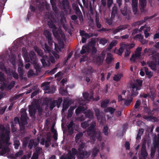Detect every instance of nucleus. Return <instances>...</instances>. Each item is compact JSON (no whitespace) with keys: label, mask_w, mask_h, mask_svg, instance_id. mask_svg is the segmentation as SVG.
Masks as SVG:
<instances>
[{"label":"nucleus","mask_w":159,"mask_h":159,"mask_svg":"<svg viewBox=\"0 0 159 159\" xmlns=\"http://www.w3.org/2000/svg\"><path fill=\"white\" fill-rule=\"evenodd\" d=\"M152 61H150L148 62L147 63L148 64V66L153 70H154L156 69V66L157 65H159V63L158 62L157 60L158 61L159 59H157V57H152Z\"/></svg>","instance_id":"nucleus-14"},{"label":"nucleus","mask_w":159,"mask_h":159,"mask_svg":"<svg viewBox=\"0 0 159 159\" xmlns=\"http://www.w3.org/2000/svg\"><path fill=\"white\" fill-rule=\"evenodd\" d=\"M72 125H73V122H71L69 124V125H68V127L69 129L70 130V133H72L73 131V129L72 128Z\"/></svg>","instance_id":"nucleus-55"},{"label":"nucleus","mask_w":159,"mask_h":159,"mask_svg":"<svg viewBox=\"0 0 159 159\" xmlns=\"http://www.w3.org/2000/svg\"><path fill=\"white\" fill-rule=\"evenodd\" d=\"M117 41L116 40L113 41L109 44L107 48V49L108 50L111 49L113 46H115L117 44Z\"/></svg>","instance_id":"nucleus-33"},{"label":"nucleus","mask_w":159,"mask_h":159,"mask_svg":"<svg viewBox=\"0 0 159 159\" xmlns=\"http://www.w3.org/2000/svg\"><path fill=\"white\" fill-rule=\"evenodd\" d=\"M48 25L51 28H53L52 30L54 35L57 39L58 44L55 43V49L57 52H62L64 51V45L63 42L65 41V36L64 33L60 29H58L55 26L52 25L50 22Z\"/></svg>","instance_id":"nucleus-2"},{"label":"nucleus","mask_w":159,"mask_h":159,"mask_svg":"<svg viewBox=\"0 0 159 159\" xmlns=\"http://www.w3.org/2000/svg\"><path fill=\"white\" fill-rule=\"evenodd\" d=\"M52 131L54 134L53 138L55 140H57V133L56 130L53 129H52Z\"/></svg>","instance_id":"nucleus-47"},{"label":"nucleus","mask_w":159,"mask_h":159,"mask_svg":"<svg viewBox=\"0 0 159 159\" xmlns=\"http://www.w3.org/2000/svg\"><path fill=\"white\" fill-rule=\"evenodd\" d=\"M84 146V143L80 142L78 148L79 153L77 154V156L79 159L87 157L90 155L89 152L84 151L83 149Z\"/></svg>","instance_id":"nucleus-7"},{"label":"nucleus","mask_w":159,"mask_h":159,"mask_svg":"<svg viewBox=\"0 0 159 159\" xmlns=\"http://www.w3.org/2000/svg\"><path fill=\"white\" fill-rule=\"evenodd\" d=\"M0 67L2 70H5V71L6 72L8 78H10L11 77V75H12L13 77L17 79L18 78V76L16 73L14 71H12L11 70H10V69H9L8 70H6L3 64H2V65L0 64Z\"/></svg>","instance_id":"nucleus-13"},{"label":"nucleus","mask_w":159,"mask_h":159,"mask_svg":"<svg viewBox=\"0 0 159 159\" xmlns=\"http://www.w3.org/2000/svg\"><path fill=\"white\" fill-rule=\"evenodd\" d=\"M50 139L48 138L47 140L45 142L44 140L42 139L41 142V143L42 145H45V147H47L50 145Z\"/></svg>","instance_id":"nucleus-27"},{"label":"nucleus","mask_w":159,"mask_h":159,"mask_svg":"<svg viewBox=\"0 0 159 159\" xmlns=\"http://www.w3.org/2000/svg\"><path fill=\"white\" fill-rule=\"evenodd\" d=\"M88 124L87 122H84L81 123V126L83 128H86V127L88 126Z\"/></svg>","instance_id":"nucleus-61"},{"label":"nucleus","mask_w":159,"mask_h":159,"mask_svg":"<svg viewBox=\"0 0 159 159\" xmlns=\"http://www.w3.org/2000/svg\"><path fill=\"white\" fill-rule=\"evenodd\" d=\"M45 5V6L46 8L47 9H48V5H47L46 2H45V3L43 2L41 3H40V5L38 6V8L40 10H42L44 8Z\"/></svg>","instance_id":"nucleus-30"},{"label":"nucleus","mask_w":159,"mask_h":159,"mask_svg":"<svg viewBox=\"0 0 159 159\" xmlns=\"http://www.w3.org/2000/svg\"><path fill=\"white\" fill-rule=\"evenodd\" d=\"M50 83L49 82L44 83L42 84L44 90H47L48 89Z\"/></svg>","instance_id":"nucleus-32"},{"label":"nucleus","mask_w":159,"mask_h":159,"mask_svg":"<svg viewBox=\"0 0 159 159\" xmlns=\"http://www.w3.org/2000/svg\"><path fill=\"white\" fill-rule=\"evenodd\" d=\"M113 60V57L112 55L110 53H108L107 54V57L106 60L107 63H109Z\"/></svg>","instance_id":"nucleus-28"},{"label":"nucleus","mask_w":159,"mask_h":159,"mask_svg":"<svg viewBox=\"0 0 159 159\" xmlns=\"http://www.w3.org/2000/svg\"><path fill=\"white\" fill-rule=\"evenodd\" d=\"M95 125V123L93 122L88 130L87 133L88 135L91 137V139L94 140L96 138H97L99 140H101V135L100 133L97 132L94 129V127Z\"/></svg>","instance_id":"nucleus-5"},{"label":"nucleus","mask_w":159,"mask_h":159,"mask_svg":"<svg viewBox=\"0 0 159 159\" xmlns=\"http://www.w3.org/2000/svg\"><path fill=\"white\" fill-rule=\"evenodd\" d=\"M109 100L108 99L102 102L101 103V107H102L105 108L106 107L109 103Z\"/></svg>","instance_id":"nucleus-43"},{"label":"nucleus","mask_w":159,"mask_h":159,"mask_svg":"<svg viewBox=\"0 0 159 159\" xmlns=\"http://www.w3.org/2000/svg\"><path fill=\"white\" fill-rule=\"evenodd\" d=\"M36 108L38 110L39 114L41 115L42 113V108H40V105L36 102H32L31 105L29 106V111L30 114L31 116H33L35 113Z\"/></svg>","instance_id":"nucleus-8"},{"label":"nucleus","mask_w":159,"mask_h":159,"mask_svg":"<svg viewBox=\"0 0 159 159\" xmlns=\"http://www.w3.org/2000/svg\"><path fill=\"white\" fill-rule=\"evenodd\" d=\"M23 53V57L25 60L27 62H30L34 64V68L36 69L39 68V66L37 64V60L36 59V56L34 52H31L29 54H27V51L25 49L22 50Z\"/></svg>","instance_id":"nucleus-4"},{"label":"nucleus","mask_w":159,"mask_h":159,"mask_svg":"<svg viewBox=\"0 0 159 159\" xmlns=\"http://www.w3.org/2000/svg\"><path fill=\"white\" fill-rule=\"evenodd\" d=\"M135 38L136 39H138L140 41H141L143 38V36L141 34H138L136 36Z\"/></svg>","instance_id":"nucleus-58"},{"label":"nucleus","mask_w":159,"mask_h":159,"mask_svg":"<svg viewBox=\"0 0 159 159\" xmlns=\"http://www.w3.org/2000/svg\"><path fill=\"white\" fill-rule=\"evenodd\" d=\"M146 75L149 77H151L153 75L152 73L151 72H149L148 69L146 67H144Z\"/></svg>","instance_id":"nucleus-40"},{"label":"nucleus","mask_w":159,"mask_h":159,"mask_svg":"<svg viewBox=\"0 0 159 159\" xmlns=\"http://www.w3.org/2000/svg\"><path fill=\"white\" fill-rule=\"evenodd\" d=\"M83 134L81 133H79L77 134L75 137V141L76 143L79 142L80 138L82 136Z\"/></svg>","instance_id":"nucleus-45"},{"label":"nucleus","mask_w":159,"mask_h":159,"mask_svg":"<svg viewBox=\"0 0 159 159\" xmlns=\"http://www.w3.org/2000/svg\"><path fill=\"white\" fill-rule=\"evenodd\" d=\"M20 143L19 141L17 140H14V145L16 149H17L18 148Z\"/></svg>","instance_id":"nucleus-51"},{"label":"nucleus","mask_w":159,"mask_h":159,"mask_svg":"<svg viewBox=\"0 0 159 159\" xmlns=\"http://www.w3.org/2000/svg\"><path fill=\"white\" fill-rule=\"evenodd\" d=\"M137 84H136L137 86L139 87L140 88V87L142 85V81L141 80H137Z\"/></svg>","instance_id":"nucleus-57"},{"label":"nucleus","mask_w":159,"mask_h":159,"mask_svg":"<svg viewBox=\"0 0 159 159\" xmlns=\"http://www.w3.org/2000/svg\"><path fill=\"white\" fill-rule=\"evenodd\" d=\"M131 51L129 50H128V49H126V50L125 52V57H128Z\"/></svg>","instance_id":"nucleus-52"},{"label":"nucleus","mask_w":159,"mask_h":159,"mask_svg":"<svg viewBox=\"0 0 159 159\" xmlns=\"http://www.w3.org/2000/svg\"><path fill=\"white\" fill-rule=\"evenodd\" d=\"M44 34L45 35L47 38H48V45H50L51 44H53V43L52 42L50 38V34L49 32L47 30L44 31Z\"/></svg>","instance_id":"nucleus-25"},{"label":"nucleus","mask_w":159,"mask_h":159,"mask_svg":"<svg viewBox=\"0 0 159 159\" xmlns=\"http://www.w3.org/2000/svg\"><path fill=\"white\" fill-rule=\"evenodd\" d=\"M84 109V107H82L81 106L79 107L76 110V113L78 114L82 111L85 114V116L87 117L92 118L93 117V114L90 110Z\"/></svg>","instance_id":"nucleus-11"},{"label":"nucleus","mask_w":159,"mask_h":159,"mask_svg":"<svg viewBox=\"0 0 159 159\" xmlns=\"http://www.w3.org/2000/svg\"><path fill=\"white\" fill-rule=\"evenodd\" d=\"M88 93H87L85 92L83 93V96L85 101H89L91 98V97H88Z\"/></svg>","instance_id":"nucleus-39"},{"label":"nucleus","mask_w":159,"mask_h":159,"mask_svg":"<svg viewBox=\"0 0 159 159\" xmlns=\"http://www.w3.org/2000/svg\"><path fill=\"white\" fill-rule=\"evenodd\" d=\"M93 72V70L91 67H89V68L85 70V72L87 74H90Z\"/></svg>","instance_id":"nucleus-53"},{"label":"nucleus","mask_w":159,"mask_h":159,"mask_svg":"<svg viewBox=\"0 0 159 159\" xmlns=\"http://www.w3.org/2000/svg\"><path fill=\"white\" fill-rule=\"evenodd\" d=\"M80 34L83 37L82 38V42L83 43H85L86 41V39L85 38L87 39L89 38L92 36L91 34H87L82 30L80 31Z\"/></svg>","instance_id":"nucleus-17"},{"label":"nucleus","mask_w":159,"mask_h":159,"mask_svg":"<svg viewBox=\"0 0 159 159\" xmlns=\"http://www.w3.org/2000/svg\"><path fill=\"white\" fill-rule=\"evenodd\" d=\"M52 45H53V44L48 46L47 44H45L44 45H43L42 47L45 52L47 53L46 56H43V58L41 59L42 63L44 67L48 66L50 65V62L48 61V55L49 59L52 62H54L55 60L53 57L51 56V53L53 54L56 58H59V56L57 53L52 52Z\"/></svg>","instance_id":"nucleus-3"},{"label":"nucleus","mask_w":159,"mask_h":159,"mask_svg":"<svg viewBox=\"0 0 159 159\" xmlns=\"http://www.w3.org/2000/svg\"><path fill=\"white\" fill-rule=\"evenodd\" d=\"M125 44L122 43L120 45V47L119 50L115 48L114 50V52L118 54L119 55H121L124 49L125 48Z\"/></svg>","instance_id":"nucleus-18"},{"label":"nucleus","mask_w":159,"mask_h":159,"mask_svg":"<svg viewBox=\"0 0 159 159\" xmlns=\"http://www.w3.org/2000/svg\"><path fill=\"white\" fill-rule=\"evenodd\" d=\"M117 8L116 7H113V10L112 12L111 17V19L108 20L107 21V23L109 25H111L112 24V21L113 20V19L115 17V14L116 12Z\"/></svg>","instance_id":"nucleus-19"},{"label":"nucleus","mask_w":159,"mask_h":159,"mask_svg":"<svg viewBox=\"0 0 159 159\" xmlns=\"http://www.w3.org/2000/svg\"><path fill=\"white\" fill-rule=\"evenodd\" d=\"M140 101H137L134 107L135 108H137L140 105Z\"/></svg>","instance_id":"nucleus-64"},{"label":"nucleus","mask_w":159,"mask_h":159,"mask_svg":"<svg viewBox=\"0 0 159 159\" xmlns=\"http://www.w3.org/2000/svg\"><path fill=\"white\" fill-rule=\"evenodd\" d=\"M158 139H155L154 140L153 142V144L154 145V147L155 148L156 147L157 145L159 144V134L158 135Z\"/></svg>","instance_id":"nucleus-46"},{"label":"nucleus","mask_w":159,"mask_h":159,"mask_svg":"<svg viewBox=\"0 0 159 159\" xmlns=\"http://www.w3.org/2000/svg\"><path fill=\"white\" fill-rule=\"evenodd\" d=\"M122 76V75L121 74L115 75L113 77V79L116 81H118L120 80Z\"/></svg>","instance_id":"nucleus-31"},{"label":"nucleus","mask_w":159,"mask_h":159,"mask_svg":"<svg viewBox=\"0 0 159 159\" xmlns=\"http://www.w3.org/2000/svg\"><path fill=\"white\" fill-rule=\"evenodd\" d=\"M27 115L25 111H24L23 115L21 116V121L20 123L19 122V119L17 117L15 118L14 120V122L15 124L19 123L21 130H22L24 129V125L27 124Z\"/></svg>","instance_id":"nucleus-9"},{"label":"nucleus","mask_w":159,"mask_h":159,"mask_svg":"<svg viewBox=\"0 0 159 159\" xmlns=\"http://www.w3.org/2000/svg\"><path fill=\"white\" fill-rule=\"evenodd\" d=\"M18 70L19 73L20 75H22V68L23 66V64L22 63V60L19 59V61L18 62Z\"/></svg>","instance_id":"nucleus-24"},{"label":"nucleus","mask_w":159,"mask_h":159,"mask_svg":"<svg viewBox=\"0 0 159 159\" xmlns=\"http://www.w3.org/2000/svg\"><path fill=\"white\" fill-rule=\"evenodd\" d=\"M10 129H5L3 125H0V155H2L9 151L8 148L10 137Z\"/></svg>","instance_id":"nucleus-1"},{"label":"nucleus","mask_w":159,"mask_h":159,"mask_svg":"<svg viewBox=\"0 0 159 159\" xmlns=\"http://www.w3.org/2000/svg\"><path fill=\"white\" fill-rule=\"evenodd\" d=\"M142 154L143 157H145L147 156V153L146 152L145 149V146L143 144L141 149Z\"/></svg>","instance_id":"nucleus-34"},{"label":"nucleus","mask_w":159,"mask_h":159,"mask_svg":"<svg viewBox=\"0 0 159 159\" xmlns=\"http://www.w3.org/2000/svg\"><path fill=\"white\" fill-rule=\"evenodd\" d=\"M103 132L105 135H107L108 134V128L107 126L104 127Z\"/></svg>","instance_id":"nucleus-60"},{"label":"nucleus","mask_w":159,"mask_h":159,"mask_svg":"<svg viewBox=\"0 0 159 159\" xmlns=\"http://www.w3.org/2000/svg\"><path fill=\"white\" fill-rule=\"evenodd\" d=\"M107 42V40L104 38L101 39L99 41V43L103 45H105Z\"/></svg>","instance_id":"nucleus-54"},{"label":"nucleus","mask_w":159,"mask_h":159,"mask_svg":"<svg viewBox=\"0 0 159 159\" xmlns=\"http://www.w3.org/2000/svg\"><path fill=\"white\" fill-rule=\"evenodd\" d=\"M105 111L106 113L109 112L111 114L115 111V109L111 107H108L105 109Z\"/></svg>","instance_id":"nucleus-37"},{"label":"nucleus","mask_w":159,"mask_h":159,"mask_svg":"<svg viewBox=\"0 0 159 159\" xmlns=\"http://www.w3.org/2000/svg\"><path fill=\"white\" fill-rule=\"evenodd\" d=\"M60 93L62 95H65L67 94L66 90L63 89L62 87H61L60 89Z\"/></svg>","instance_id":"nucleus-50"},{"label":"nucleus","mask_w":159,"mask_h":159,"mask_svg":"<svg viewBox=\"0 0 159 159\" xmlns=\"http://www.w3.org/2000/svg\"><path fill=\"white\" fill-rule=\"evenodd\" d=\"M75 108V107H70V109L69 110L68 113V117H70L73 114L72 111Z\"/></svg>","instance_id":"nucleus-41"},{"label":"nucleus","mask_w":159,"mask_h":159,"mask_svg":"<svg viewBox=\"0 0 159 159\" xmlns=\"http://www.w3.org/2000/svg\"><path fill=\"white\" fill-rule=\"evenodd\" d=\"M106 53V51L105 50L103 51L102 53L101 56L100 57H98L97 58V61L99 63V64H100L103 61Z\"/></svg>","instance_id":"nucleus-20"},{"label":"nucleus","mask_w":159,"mask_h":159,"mask_svg":"<svg viewBox=\"0 0 159 159\" xmlns=\"http://www.w3.org/2000/svg\"><path fill=\"white\" fill-rule=\"evenodd\" d=\"M144 29V34L145 37L147 38L148 37L149 35V34L147 32L148 31H149L150 30V28H147L146 26H143L141 27L140 29V31H142L143 29Z\"/></svg>","instance_id":"nucleus-22"},{"label":"nucleus","mask_w":159,"mask_h":159,"mask_svg":"<svg viewBox=\"0 0 159 159\" xmlns=\"http://www.w3.org/2000/svg\"><path fill=\"white\" fill-rule=\"evenodd\" d=\"M129 93V91L123 90L121 95H119L118 97V100L119 101L124 100L125 103L127 106L129 105L132 101L131 97H129L128 94Z\"/></svg>","instance_id":"nucleus-6"},{"label":"nucleus","mask_w":159,"mask_h":159,"mask_svg":"<svg viewBox=\"0 0 159 159\" xmlns=\"http://www.w3.org/2000/svg\"><path fill=\"white\" fill-rule=\"evenodd\" d=\"M34 50L37 52L38 55L41 57H42L43 55L42 51L39 49V48L35 46L34 47Z\"/></svg>","instance_id":"nucleus-38"},{"label":"nucleus","mask_w":159,"mask_h":159,"mask_svg":"<svg viewBox=\"0 0 159 159\" xmlns=\"http://www.w3.org/2000/svg\"><path fill=\"white\" fill-rule=\"evenodd\" d=\"M62 73L61 72H58L55 75V77L57 80H59L62 77Z\"/></svg>","instance_id":"nucleus-44"},{"label":"nucleus","mask_w":159,"mask_h":159,"mask_svg":"<svg viewBox=\"0 0 159 159\" xmlns=\"http://www.w3.org/2000/svg\"><path fill=\"white\" fill-rule=\"evenodd\" d=\"M125 48L126 49H130L134 47L135 46V44L134 43L131 44H125Z\"/></svg>","instance_id":"nucleus-48"},{"label":"nucleus","mask_w":159,"mask_h":159,"mask_svg":"<svg viewBox=\"0 0 159 159\" xmlns=\"http://www.w3.org/2000/svg\"><path fill=\"white\" fill-rule=\"evenodd\" d=\"M0 88L3 89H5L7 86L8 88H12L14 86L15 84L14 82H13L9 86H7V82L5 79L4 75L3 73L0 72Z\"/></svg>","instance_id":"nucleus-10"},{"label":"nucleus","mask_w":159,"mask_h":159,"mask_svg":"<svg viewBox=\"0 0 159 159\" xmlns=\"http://www.w3.org/2000/svg\"><path fill=\"white\" fill-rule=\"evenodd\" d=\"M38 154H37V153H34L31 158V159H38Z\"/></svg>","instance_id":"nucleus-63"},{"label":"nucleus","mask_w":159,"mask_h":159,"mask_svg":"<svg viewBox=\"0 0 159 159\" xmlns=\"http://www.w3.org/2000/svg\"><path fill=\"white\" fill-rule=\"evenodd\" d=\"M138 57H136L135 55L134 54H133L130 58V60L132 62H134L135 61L136 59Z\"/></svg>","instance_id":"nucleus-59"},{"label":"nucleus","mask_w":159,"mask_h":159,"mask_svg":"<svg viewBox=\"0 0 159 159\" xmlns=\"http://www.w3.org/2000/svg\"><path fill=\"white\" fill-rule=\"evenodd\" d=\"M139 3L140 4V9L142 11V9L146 5V0H140Z\"/></svg>","instance_id":"nucleus-35"},{"label":"nucleus","mask_w":159,"mask_h":159,"mask_svg":"<svg viewBox=\"0 0 159 159\" xmlns=\"http://www.w3.org/2000/svg\"><path fill=\"white\" fill-rule=\"evenodd\" d=\"M141 48L139 47L137 48L135 53L134 54L136 57H137L138 58H139L140 57L141 55Z\"/></svg>","instance_id":"nucleus-29"},{"label":"nucleus","mask_w":159,"mask_h":159,"mask_svg":"<svg viewBox=\"0 0 159 159\" xmlns=\"http://www.w3.org/2000/svg\"><path fill=\"white\" fill-rule=\"evenodd\" d=\"M16 57L14 55L11 56V58H10V61L11 62L12 65L13 66L14 68H15L16 66H15V60Z\"/></svg>","instance_id":"nucleus-42"},{"label":"nucleus","mask_w":159,"mask_h":159,"mask_svg":"<svg viewBox=\"0 0 159 159\" xmlns=\"http://www.w3.org/2000/svg\"><path fill=\"white\" fill-rule=\"evenodd\" d=\"M88 46L87 45H84L82 48L81 50L80 51V53L81 54H83L85 53L86 51L89 52V51L88 49Z\"/></svg>","instance_id":"nucleus-36"},{"label":"nucleus","mask_w":159,"mask_h":159,"mask_svg":"<svg viewBox=\"0 0 159 159\" xmlns=\"http://www.w3.org/2000/svg\"><path fill=\"white\" fill-rule=\"evenodd\" d=\"M77 154V151L75 149L73 148L71 151H69L68 155L62 157L60 159H75L74 156Z\"/></svg>","instance_id":"nucleus-15"},{"label":"nucleus","mask_w":159,"mask_h":159,"mask_svg":"<svg viewBox=\"0 0 159 159\" xmlns=\"http://www.w3.org/2000/svg\"><path fill=\"white\" fill-rule=\"evenodd\" d=\"M55 0H50V2L52 6L53 9L55 11L56 10V7L55 5Z\"/></svg>","instance_id":"nucleus-49"},{"label":"nucleus","mask_w":159,"mask_h":159,"mask_svg":"<svg viewBox=\"0 0 159 159\" xmlns=\"http://www.w3.org/2000/svg\"><path fill=\"white\" fill-rule=\"evenodd\" d=\"M128 27V26L126 25L120 26L115 30L113 31V33L114 34H116L118 32L121 31L127 28Z\"/></svg>","instance_id":"nucleus-21"},{"label":"nucleus","mask_w":159,"mask_h":159,"mask_svg":"<svg viewBox=\"0 0 159 159\" xmlns=\"http://www.w3.org/2000/svg\"><path fill=\"white\" fill-rule=\"evenodd\" d=\"M132 6L134 13H136L137 11L138 0H132Z\"/></svg>","instance_id":"nucleus-23"},{"label":"nucleus","mask_w":159,"mask_h":159,"mask_svg":"<svg viewBox=\"0 0 159 159\" xmlns=\"http://www.w3.org/2000/svg\"><path fill=\"white\" fill-rule=\"evenodd\" d=\"M140 89L139 87L137 86L136 84L132 85L127 90L129 91V93L128 94L129 97H131V96H134L137 95L138 93V91Z\"/></svg>","instance_id":"nucleus-12"},{"label":"nucleus","mask_w":159,"mask_h":159,"mask_svg":"<svg viewBox=\"0 0 159 159\" xmlns=\"http://www.w3.org/2000/svg\"><path fill=\"white\" fill-rule=\"evenodd\" d=\"M95 111L98 120L102 123L105 122V118L104 117V114L102 113H99V111L98 109H95Z\"/></svg>","instance_id":"nucleus-16"},{"label":"nucleus","mask_w":159,"mask_h":159,"mask_svg":"<svg viewBox=\"0 0 159 159\" xmlns=\"http://www.w3.org/2000/svg\"><path fill=\"white\" fill-rule=\"evenodd\" d=\"M39 142V140L38 139L35 140V142L33 140H31L29 143L28 147L30 149L32 147L33 145L34 144V146H36Z\"/></svg>","instance_id":"nucleus-26"},{"label":"nucleus","mask_w":159,"mask_h":159,"mask_svg":"<svg viewBox=\"0 0 159 159\" xmlns=\"http://www.w3.org/2000/svg\"><path fill=\"white\" fill-rule=\"evenodd\" d=\"M63 5L64 7L65 8H69V5L68 2L67 1H65L63 3Z\"/></svg>","instance_id":"nucleus-56"},{"label":"nucleus","mask_w":159,"mask_h":159,"mask_svg":"<svg viewBox=\"0 0 159 159\" xmlns=\"http://www.w3.org/2000/svg\"><path fill=\"white\" fill-rule=\"evenodd\" d=\"M68 103L67 102H66L65 101H64V103L63 104V108L62 110H64V109H66V108L68 107Z\"/></svg>","instance_id":"nucleus-62"}]
</instances>
